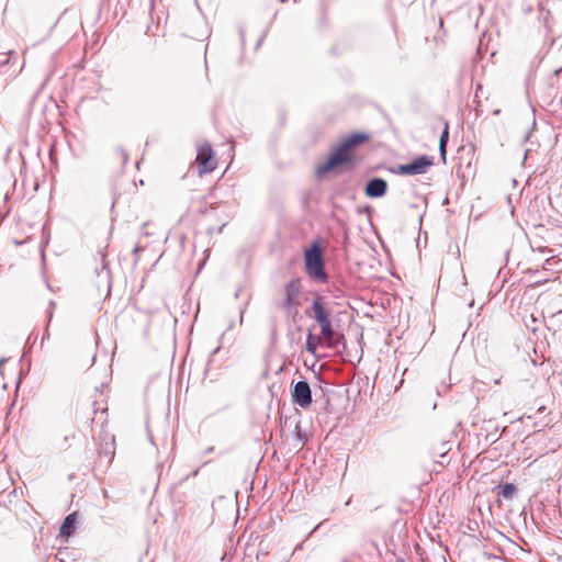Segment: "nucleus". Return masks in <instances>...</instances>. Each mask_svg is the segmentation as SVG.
<instances>
[{
  "label": "nucleus",
  "instance_id": "nucleus-1",
  "mask_svg": "<svg viewBox=\"0 0 562 562\" xmlns=\"http://www.w3.org/2000/svg\"><path fill=\"white\" fill-rule=\"evenodd\" d=\"M367 138L368 136L361 133H353L348 136L337 148L334 149L324 164L317 166L316 175L322 177L336 167L348 164L351 160V150L367 140Z\"/></svg>",
  "mask_w": 562,
  "mask_h": 562
},
{
  "label": "nucleus",
  "instance_id": "nucleus-2",
  "mask_svg": "<svg viewBox=\"0 0 562 562\" xmlns=\"http://www.w3.org/2000/svg\"><path fill=\"white\" fill-rule=\"evenodd\" d=\"M305 272L314 281L326 283L328 276L325 271V262L322 248L318 241H315L304 251Z\"/></svg>",
  "mask_w": 562,
  "mask_h": 562
},
{
  "label": "nucleus",
  "instance_id": "nucleus-3",
  "mask_svg": "<svg viewBox=\"0 0 562 562\" xmlns=\"http://www.w3.org/2000/svg\"><path fill=\"white\" fill-rule=\"evenodd\" d=\"M312 310L314 312V319L321 327V335L324 340L327 342L329 347H334V336L335 331L330 321V314L325 307V303L323 302L321 296H316L312 303Z\"/></svg>",
  "mask_w": 562,
  "mask_h": 562
},
{
  "label": "nucleus",
  "instance_id": "nucleus-4",
  "mask_svg": "<svg viewBox=\"0 0 562 562\" xmlns=\"http://www.w3.org/2000/svg\"><path fill=\"white\" fill-rule=\"evenodd\" d=\"M432 165L434 157L423 155L413 159L411 162L400 165L397 167V173L405 176L425 175Z\"/></svg>",
  "mask_w": 562,
  "mask_h": 562
},
{
  "label": "nucleus",
  "instance_id": "nucleus-5",
  "mask_svg": "<svg viewBox=\"0 0 562 562\" xmlns=\"http://www.w3.org/2000/svg\"><path fill=\"white\" fill-rule=\"evenodd\" d=\"M301 292V281L300 279H292L284 285V294L285 299L283 301L282 307L290 315L293 313L296 314V308L300 305L297 300L299 294Z\"/></svg>",
  "mask_w": 562,
  "mask_h": 562
},
{
  "label": "nucleus",
  "instance_id": "nucleus-6",
  "mask_svg": "<svg viewBox=\"0 0 562 562\" xmlns=\"http://www.w3.org/2000/svg\"><path fill=\"white\" fill-rule=\"evenodd\" d=\"M291 396L293 404L301 408H307L313 402L311 386L305 380L297 381L293 385Z\"/></svg>",
  "mask_w": 562,
  "mask_h": 562
},
{
  "label": "nucleus",
  "instance_id": "nucleus-7",
  "mask_svg": "<svg viewBox=\"0 0 562 562\" xmlns=\"http://www.w3.org/2000/svg\"><path fill=\"white\" fill-rule=\"evenodd\" d=\"M196 162L199 164L200 173L212 172L215 169L213 149L210 144H204L199 148Z\"/></svg>",
  "mask_w": 562,
  "mask_h": 562
},
{
  "label": "nucleus",
  "instance_id": "nucleus-8",
  "mask_svg": "<svg viewBox=\"0 0 562 562\" xmlns=\"http://www.w3.org/2000/svg\"><path fill=\"white\" fill-rule=\"evenodd\" d=\"M387 182L379 177L370 179L364 187V194L371 199H378L385 195Z\"/></svg>",
  "mask_w": 562,
  "mask_h": 562
},
{
  "label": "nucleus",
  "instance_id": "nucleus-9",
  "mask_svg": "<svg viewBox=\"0 0 562 562\" xmlns=\"http://www.w3.org/2000/svg\"><path fill=\"white\" fill-rule=\"evenodd\" d=\"M77 516L76 513L69 514L63 521L59 528V536L64 539H68L76 529Z\"/></svg>",
  "mask_w": 562,
  "mask_h": 562
},
{
  "label": "nucleus",
  "instance_id": "nucleus-10",
  "mask_svg": "<svg viewBox=\"0 0 562 562\" xmlns=\"http://www.w3.org/2000/svg\"><path fill=\"white\" fill-rule=\"evenodd\" d=\"M448 139H449V126H448V123H446L445 128H443V131L440 135V139H439V151H440V156L442 157L443 160H446Z\"/></svg>",
  "mask_w": 562,
  "mask_h": 562
},
{
  "label": "nucleus",
  "instance_id": "nucleus-11",
  "mask_svg": "<svg viewBox=\"0 0 562 562\" xmlns=\"http://www.w3.org/2000/svg\"><path fill=\"white\" fill-rule=\"evenodd\" d=\"M499 492L497 495L503 496L506 499H510L516 492V486L513 483H505L498 486Z\"/></svg>",
  "mask_w": 562,
  "mask_h": 562
},
{
  "label": "nucleus",
  "instance_id": "nucleus-12",
  "mask_svg": "<svg viewBox=\"0 0 562 562\" xmlns=\"http://www.w3.org/2000/svg\"><path fill=\"white\" fill-rule=\"evenodd\" d=\"M314 340H315L314 336L312 334H308L307 339H306V350L313 355L316 351Z\"/></svg>",
  "mask_w": 562,
  "mask_h": 562
},
{
  "label": "nucleus",
  "instance_id": "nucleus-13",
  "mask_svg": "<svg viewBox=\"0 0 562 562\" xmlns=\"http://www.w3.org/2000/svg\"><path fill=\"white\" fill-rule=\"evenodd\" d=\"M54 307H55V302L54 301H49L48 310H47L48 323L50 322V319L53 317Z\"/></svg>",
  "mask_w": 562,
  "mask_h": 562
},
{
  "label": "nucleus",
  "instance_id": "nucleus-14",
  "mask_svg": "<svg viewBox=\"0 0 562 562\" xmlns=\"http://www.w3.org/2000/svg\"><path fill=\"white\" fill-rule=\"evenodd\" d=\"M47 324H49V323L47 322ZM48 337H49V333H48V325H46V330H45V334H44V336H43L42 342L44 341V339H46V338H48Z\"/></svg>",
  "mask_w": 562,
  "mask_h": 562
},
{
  "label": "nucleus",
  "instance_id": "nucleus-15",
  "mask_svg": "<svg viewBox=\"0 0 562 562\" xmlns=\"http://www.w3.org/2000/svg\"><path fill=\"white\" fill-rule=\"evenodd\" d=\"M213 449V447H209L207 449H205L204 454L211 453Z\"/></svg>",
  "mask_w": 562,
  "mask_h": 562
},
{
  "label": "nucleus",
  "instance_id": "nucleus-16",
  "mask_svg": "<svg viewBox=\"0 0 562 562\" xmlns=\"http://www.w3.org/2000/svg\"><path fill=\"white\" fill-rule=\"evenodd\" d=\"M544 411H546V406H540V407L538 408V412H539V413H543Z\"/></svg>",
  "mask_w": 562,
  "mask_h": 562
},
{
  "label": "nucleus",
  "instance_id": "nucleus-17",
  "mask_svg": "<svg viewBox=\"0 0 562 562\" xmlns=\"http://www.w3.org/2000/svg\"><path fill=\"white\" fill-rule=\"evenodd\" d=\"M139 250H140V247H138V246H136V247L134 248V252H138Z\"/></svg>",
  "mask_w": 562,
  "mask_h": 562
},
{
  "label": "nucleus",
  "instance_id": "nucleus-18",
  "mask_svg": "<svg viewBox=\"0 0 562 562\" xmlns=\"http://www.w3.org/2000/svg\"><path fill=\"white\" fill-rule=\"evenodd\" d=\"M220 350V348H215V350L213 351V355L216 353L217 351Z\"/></svg>",
  "mask_w": 562,
  "mask_h": 562
},
{
  "label": "nucleus",
  "instance_id": "nucleus-19",
  "mask_svg": "<svg viewBox=\"0 0 562 562\" xmlns=\"http://www.w3.org/2000/svg\"><path fill=\"white\" fill-rule=\"evenodd\" d=\"M261 42H262V38H260V40L258 41L257 46H259V45L261 44Z\"/></svg>",
  "mask_w": 562,
  "mask_h": 562
},
{
  "label": "nucleus",
  "instance_id": "nucleus-20",
  "mask_svg": "<svg viewBox=\"0 0 562 562\" xmlns=\"http://www.w3.org/2000/svg\"><path fill=\"white\" fill-rule=\"evenodd\" d=\"M397 562H404V560H403V559H401V560H398Z\"/></svg>",
  "mask_w": 562,
  "mask_h": 562
},
{
  "label": "nucleus",
  "instance_id": "nucleus-21",
  "mask_svg": "<svg viewBox=\"0 0 562 562\" xmlns=\"http://www.w3.org/2000/svg\"><path fill=\"white\" fill-rule=\"evenodd\" d=\"M281 2H285L286 0H280Z\"/></svg>",
  "mask_w": 562,
  "mask_h": 562
}]
</instances>
